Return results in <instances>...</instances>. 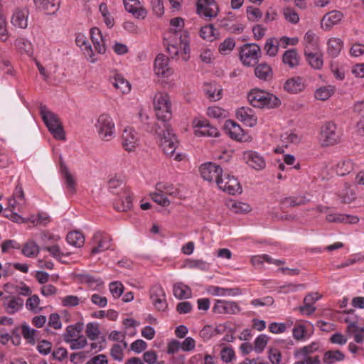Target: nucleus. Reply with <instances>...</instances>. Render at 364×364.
I'll list each match as a JSON object with an SVG mask.
<instances>
[{
  "mask_svg": "<svg viewBox=\"0 0 364 364\" xmlns=\"http://www.w3.org/2000/svg\"><path fill=\"white\" fill-rule=\"evenodd\" d=\"M154 107L157 119L161 122H144V129L155 133L163 152L168 156H173L179 141L168 123L172 117L169 96L166 93L156 95Z\"/></svg>",
  "mask_w": 364,
  "mask_h": 364,
  "instance_id": "1",
  "label": "nucleus"
},
{
  "mask_svg": "<svg viewBox=\"0 0 364 364\" xmlns=\"http://www.w3.org/2000/svg\"><path fill=\"white\" fill-rule=\"evenodd\" d=\"M247 100L251 105L257 108L273 109L281 105V100L276 95L258 88L250 90Z\"/></svg>",
  "mask_w": 364,
  "mask_h": 364,
  "instance_id": "2",
  "label": "nucleus"
},
{
  "mask_svg": "<svg viewBox=\"0 0 364 364\" xmlns=\"http://www.w3.org/2000/svg\"><path fill=\"white\" fill-rule=\"evenodd\" d=\"M40 114L49 132L58 140H65V134L58 116L48 109L46 105L41 104Z\"/></svg>",
  "mask_w": 364,
  "mask_h": 364,
  "instance_id": "3",
  "label": "nucleus"
},
{
  "mask_svg": "<svg viewBox=\"0 0 364 364\" xmlns=\"http://www.w3.org/2000/svg\"><path fill=\"white\" fill-rule=\"evenodd\" d=\"M109 189L112 193L117 196L114 203V208L117 210L127 211L132 208V198L125 183H113Z\"/></svg>",
  "mask_w": 364,
  "mask_h": 364,
  "instance_id": "4",
  "label": "nucleus"
},
{
  "mask_svg": "<svg viewBox=\"0 0 364 364\" xmlns=\"http://www.w3.org/2000/svg\"><path fill=\"white\" fill-rule=\"evenodd\" d=\"M239 56L245 66L256 65L262 56L261 48L257 43H245L240 48Z\"/></svg>",
  "mask_w": 364,
  "mask_h": 364,
  "instance_id": "5",
  "label": "nucleus"
},
{
  "mask_svg": "<svg viewBox=\"0 0 364 364\" xmlns=\"http://www.w3.org/2000/svg\"><path fill=\"white\" fill-rule=\"evenodd\" d=\"M99 137L105 141L111 140L114 137L115 124L112 117L106 113L100 114L95 124Z\"/></svg>",
  "mask_w": 364,
  "mask_h": 364,
  "instance_id": "6",
  "label": "nucleus"
},
{
  "mask_svg": "<svg viewBox=\"0 0 364 364\" xmlns=\"http://www.w3.org/2000/svg\"><path fill=\"white\" fill-rule=\"evenodd\" d=\"M336 130V125L331 122H327L322 126L321 131V141L322 146H332L339 141L340 136Z\"/></svg>",
  "mask_w": 364,
  "mask_h": 364,
  "instance_id": "7",
  "label": "nucleus"
},
{
  "mask_svg": "<svg viewBox=\"0 0 364 364\" xmlns=\"http://www.w3.org/2000/svg\"><path fill=\"white\" fill-rule=\"evenodd\" d=\"M200 171L203 180L208 182H222L223 169L218 165L209 162L203 164Z\"/></svg>",
  "mask_w": 364,
  "mask_h": 364,
  "instance_id": "8",
  "label": "nucleus"
},
{
  "mask_svg": "<svg viewBox=\"0 0 364 364\" xmlns=\"http://www.w3.org/2000/svg\"><path fill=\"white\" fill-rule=\"evenodd\" d=\"M347 316L344 318L345 321L348 323L347 330L348 333L353 336L354 340L356 343H361L363 341V333L364 332V327L358 326V318L357 315L354 314V310L344 311Z\"/></svg>",
  "mask_w": 364,
  "mask_h": 364,
  "instance_id": "9",
  "label": "nucleus"
},
{
  "mask_svg": "<svg viewBox=\"0 0 364 364\" xmlns=\"http://www.w3.org/2000/svg\"><path fill=\"white\" fill-rule=\"evenodd\" d=\"M149 296L156 309L165 311L168 308L166 295L160 284H154L149 290Z\"/></svg>",
  "mask_w": 364,
  "mask_h": 364,
  "instance_id": "10",
  "label": "nucleus"
},
{
  "mask_svg": "<svg viewBox=\"0 0 364 364\" xmlns=\"http://www.w3.org/2000/svg\"><path fill=\"white\" fill-rule=\"evenodd\" d=\"M193 127L195 128V135L197 136H213L217 137L220 132L218 129L210 125L205 119L196 118L193 121Z\"/></svg>",
  "mask_w": 364,
  "mask_h": 364,
  "instance_id": "11",
  "label": "nucleus"
},
{
  "mask_svg": "<svg viewBox=\"0 0 364 364\" xmlns=\"http://www.w3.org/2000/svg\"><path fill=\"white\" fill-rule=\"evenodd\" d=\"M196 12L199 16L212 18L218 16L219 7L215 0H198Z\"/></svg>",
  "mask_w": 364,
  "mask_h": 364,
  "instance_id": "12",
  "label": "nucleus"
},
{
  "mask_svg": "<svg viewBox=\"0 0 364 364\" xmlns=\"http://www.w3.org/2000/svg\"><path fill=\"white\" fill-rule=\"evenodd\" d=\"M241 309L236 301L216 300L213 306V312L217 314H237Z\"/></svg>",
  "mask_w": 364,
  "mask_h": 364,
  "instance_id": "13",
  "label": "nucleus"
},
{
  "mask_svg": "<svg viewBox=\"0 0 364 364\" xmlns=\"http://www.w3.org/2000/svg\"><path fill=\"white\" fill-rule=\"evenodd\" d=\"M304 55L309 64L314 69L320 70L323 67V55L318 48L311 49L309 46H305Z\"/></svg>",
  "mask_w": 364,
  "mask_h": 364,
  "instance_id": "14",
  "label": "nucleus"
},
{
  "mask_svg": "<svg viewBox=\"0 0 364 364\" xmlns=\"http://www.w3.org/2000/svg\"><path fill=\"white\" fill-rule=\"evenodd\" d=\"M126 11L138 19H144L148 14L147 10L141 6L139 0H123Z\"/></svg>",
  "mask_w": 364,
  "mask_h": 364,
  "instance_id": "15",
  "label": "nucleus"
},
{
  "mask_svg": "<svg viewBox=\"0 0 364 364\" xmlns=\"http://www.w3.org/2000/svg\"><path fill=\"white\" fill-rule=\"evenodd\" d=\"M122 146L127 151H132L138 145L139 136L138 134L132 128H125L123 131Z\"/></svg>",
  "mask_w": 364,
  "mask_h": 364,
  "instance_id": "16",
  "label": "nucleus"
},
{
  "mask_svg": "<svg viewBox=\"0 0 364 364\" xmlns=\"http://www.w3.org/2000/svg\"><path fill=\"white\" fill-rule=\"evenodd\" d=\"M23 299L19 296H7L4 298L3 306L9 314H14L23 309Z\"/></svg>",
  "mask_w": 364,
  "mask_h": 364,
  "instance_id": "17",
  "label": "nucleus"
},
{
  "mask_svg": "<svg viewBox=\"0 0 364 364\" xmlns=\"http://www.w3.org/2000/svg\"><path fill=\"white\" fill-rule=\"evenodd\" d=\"M168 58L164 54H159L154 60V71L158 76L168 77L172 70L168 66Z\"/></svg>",
  "mask_w": 364,
  "mask_h": 364,
  "instance_id": "18",
  "label": "nucleus"
},
{
  "mask_svg": "<svg viewBox=\"0 0 364 364\" xmlns=\"http://www.w3.org/2000/svg\"><path fill=\"white\" fill-rule=\"evenodd\" d=\"M33 2L37 10L48 15L55 14L60 4V0H33Z\"/></svg>",
  "mask_w": 364,
  "mask_h": 364,
  "instance_id": "19",
  "label": "nucleus"
},
{
  "mask_svg": "<svg viewBox=\"0 0 364 364\" xmlns=\"http://www.w3.org/2000/svg\"><path fill=\"white\" fill-rule=\"evenodd\" d=\"M94 240L97 243V245L92 249V254H97L109 249L112 240L109 235L102 234L100 232H96L94 235Z\"/></svg>",
  "mask_w": 364,
  "mask_h": 364,
  "instance_id": "20",
  "label": "nucleus"
},
{
  "mask_svg": "<svg viewBox=\"0 0 364 364\" xmlns=\"http://www.w3.org/2000/svg\"><path fill=\"white\" fill-rule=\"evenodd\" d=\"M224 129L227 131L230 137L236 141H245V134L239 124L232 120H226Z\"/></svg>",
  "mask_w": 364,
  "mask_h": 364,
  "instance_id": "21",
  "label": "nucleus"
},
{
  "mask_svg": "<svg viewBox=\"0 0 364 364\" xmlns=\"http://www.w3.org/2000/svg\"><path fill=\"white\" fill-rule=\"evenodd\" d=\"M243 156L246 163L255 169L260 170L264 168L266 166L264 158L256 151H245Z\"/></svg>",
  "mask_w": 364,
  "mask_h": 364,
  "instance_id": "22",
  "label": "nucleus"
},
{
  "mask_svg": "<svg viewBox=\"0 0 364 364\" xmlns=\"http://www.w3.org/2000/svg\"><path fill=\"white\" fill-rule=\"evenodd\" d=\"M236 117L240 121L250 127H254L257 124V117L254 114V111L250 107H242L237 109Z\"/></svg>",
  "mask_w": 364,
  "mask_h": 364,
  "instance_id": "23",
  "label": "nucleus"
},
{
  "mask_svg": "<svg viewBox=\"0 0 364 364\" xmlns=\"http://www.w3.org/2000/svg\"><path fill=\"white\" fill-rule=\"evenodd\" d=\"M90 38L95 50L100 54H104L106 51V47L101 31L97 27L92 28L90 29Z\"/></svg>",
  "mask_w": 364,
  "mask_h": 364,
  "instance_id": "24",
  "label": "nucleus"
},
{
  "mask_svg": "<svg viewBox=\"0 0 364 364\" xmlns=\"http://www.w3.org/2000/svg\"><path fill=\"white\" fill-rule=\"evenodd\" d=\"M255 76L262 81L268 82L273 78L272 67L267 63H257L255 68Z\"/></svg>",
  "mask_w": 364,
  "mask_h": 364,
  "instance_id": "25",
  "label": "nucleus"
},
{
  "mask_svg": "<svg viewBox=\"0 0 364 364\" xmlns=\"http://www.w3.org/2000/svg\"><path fill=\"white\" fill-rule=\"evenodd\" d=\"M343 18V14L338 11H332L326 14L321 19V25L325 29H330L338 23Z\"/></svg>",
  "mask_w": 364,
  "mask_h": 364,
  "instance_id": "26",
  "label": "nucleus"
},
{
  "mask_svg": "<svg viewBox=\"0 0 364 364\" xmlns=\"http://www.w3.org/2000/svg\"><path fill=\"white\" fill-rule=\"evenodd\" d=\"M284 89L289 93L296 94L304 89V84L301 77H294L288 79L284 85Z\"/></svg>",
  "mask_w": 364,
  "mask_h": 364,
  "instance_id": "27",
  "label": "nucleus"
},
{
  "mask_svg": "<svg viewBox=\"0 0 364 364\" xmlns=\"http://www.w3.org/2000/svg\"><path fill=\"white\" fill-rule=\"evenodd\" d=\"M208 292L213 296H236L242 294L240 289L238 287L223 288L217 286L210 287Z\"/></svg>",
  "mask_w": 364,
  "mask_h": 364,
  "instance_id": "28",
  "label": "nucleus"
},
{
  "mask_svg": "<svg viewBox=\"0 0 364 364\" xmlns=\"http://www.w3.org/2000/svg\"><path fill=\"white\" fill-rule=\"evenodd\" d=\"M346 358L345 353L337 349L328 350L326 351L323 356V362L325 364H335L338 362L343 361Z\"/></svg>",
  "mask_w": 364,
  "mask_h": 364,
  "instance_id": "29",
  "label": "nucleus"
},
{
  "mask_svg": "<svg viewBox=\"0 0 364 364\" xmlns=\"http://www.w3.org/2000/svg\"><path fill=\"white\" fill-rule=\"evenodd\" d=\"M110 83L122 93H127L130 91L131 86L127 80H126L122 75L119 74H114L110 77Z\"/></svg>",
  "mask_w": 364,
  "mask_h": 364,
  "instance_id": "30",
  "label": "nucleus"
},
{
  "mask_svg": "<svg viewBox=\"0 0 364 364\" xmlns=\"http://www.w3.org/2000/svg\"><path fill=\"white\" fill-rule=\"evenodd\" d=\"M299 60V55L295 48L286 50L282 55V62L291 68L298 66Z\"/></svg>",
  "mask_w": 364,
  "mask_h": 364,
  "instance_id": "31",
  "label": "nucleus"
},
{
  "mask_svg": "<svg viewBox=\"0 0 364 364\" xmlns=\"http://www.w3.org/2000/svg\"><path fill=\"white\" fill-rule=\"evenodd\" d=\"M27 10H16L11 18V23L16 27L26 28L28 26Z\"/></svg>",
  "mask_w": 364,
  "mask_h": 364,
  "instance_id": "32",
  "label": "nucleus"
},
{
  "mask_svg": "<svg viewBox=\"0 0 364 364\" xmlns=\"http://www.w3.org/2000/svg\"><path fill=\"white\" fill-rule=\"evenodd\" d=\"M326 220L330 223L355 224L359 219L356 216L334 213L327 215Z\"/></svg>",
  "mask_w": 364,
  "mask_h": 364,
  "instance_id": "33",
  "label": "nucleus"
},
{
  "mask_svg": "<svg viewBox=\"0 0 364 364\" xmlns=\"http://www.w3.org/2000/svg\"><path fill=\"white\" fill-rule=\"evenodd\" d=\"M204 92L208 99L215 102L222 97V88L216 84L205 83L204 85Z\"/></svg>",
  "mask_w": 364,
  "mask_h": 364,
  "instance_id": "34",
  "label": "nucleus"
},
{
  "mask_svg": "<svg viewBox=\"0 0 364 364\" xmlns=\"http://www.w3.org/2000/svg\"><path fill=\"white\" fill-rule=\"evenodd\" d=\"M173 292L174 296L178 299H189L192 296L191 289L181 282L173 285Z\"/></svg>",
  "mask_w": 364,
  "mask_h": 364,
  "instance_id": "35",
  "label": "nucleus"
},
{
  "mask_svg": "<svg viewBox=\"0 0 364 364\" xmlns=\"http://www.w3.org/2000/svg\"><path fill=\"white\" fill-rule=\"evenodd\" d=\"M327 46L328 55L331 58H336L341 53L343 46V42L340 38H331L328 41Z\"/></svg>",
  "mask_w": 364,
  "mask_h": 364,
  "instance_id": "36",
  "label": "nucleus"
},
{
  "mask_svg": "<svg viewBox=\"0 0 364 364\" xmlns=\"http://www.w3.org/2000/svg\"><path fill=\"white\" fill-rule=\"evenodd\" d=\"M40 248L33 240H28L22 247L21 253L30 258L36 257L39 253Z\"/></svg>",
  "mask_w": 364,
  "mask_h": 364,
  "instance_id": "37",
  "label": "nucleus"
},
{
  "mask_svg": "<svg viewBox=\"0 0 364 364\" xmlns=\"http://www.w3.org/2000/svg\"><path fill=\"white\" fill-rule=\"evenodd\" d=\"M17 49L21 53H26L29 56L33 54V48L30 41L24 38H18L15 41Z\"/></svg>",
  "mask_w": 364,
  "mask_h": 364,
  "instance_id": "38",
  "label": "nucleus"
},
{
  "mask_svg": "<svg viewBox=\"0 0 364 364\" xmlns=\"http://www.w3.org/2000/svg\"><path fill=\"white\" fill-rule=\"evenodd\" d=\"M66 240L70 245L75 247H80L85 243L84 235L79 231L70 232L67 235Z\"/></svg>",
  "mask_w": 364,
  "mask_h": 364,
  "instance_id": "39",
  "label": "nucleus"
},
{
  "mask_svg": "<svg viewBox=\"0 0 364 364\" xmlns=\"http://www.w3.org/2000/svg\"><path fill=\"white\" fill-rule=\"evenodd\" d=\"M279 44V40L276 38H268L264 46L266 54L271 57L275 56L278 53Z\"/></svg>",
  "mask_w": 364,
  "mask_h": 364,
  "instance_id": "40",
  "label": "nucleus"
},
{
  "mask_svg": "<svg viewBox=\"0 0 364 364\" xmlns=\"http://www.w3.org/2000/svg\"><path fill=\"white\" fill-rule=\"evenodd\" d=\"M216 186L219 189L227 192L230 195L240 194L242 191L240 183H216Z\"/></svg>",
  "mask_w": 364,
  "mask_h": 364,
  "instance_id": "41",
  "label": "nucleus"
},
{
  "mask_svg": "<svg viewBox=\"0 0 364 364\" xmlns=\"http://www.w3.org/2000/svg\"><path fill=\"white\" fill-rule=\"evenodd\" d=\"M301 139V136L297 134L290 132H285L281 135V140L284 146L287 147L289 144H298Z\"/></svg>",
  "mask_w": 364,
  "mask_h": 364,
  "instance_id": "42",
  "label": "nucleus"
},
{
  "mask_svg": "<svg viewBox=\"0 0 364 364\" xmlns=\"http://www.w3.org/2000/svg\"><path fill=\"white\" fill-rule=\"evenodd\" d=\"M269 341V337L265 334L258 336L254 342V350L257 353H261L265 348Z\"/></svg>",
  "mask_w": 364,
  "mask_h": 364,
  "instance_id": "43",
  "label": "nucleus"
},
{
  "mask_svg": "<svg viewBox=\"0 0 364 364\" xmlns=\"http://www.w3.org/2000/svg\"><path fill=\"white\" fill-rule=\"evenodd\" d=\"M215 31L213 24L205 26L200 30V36L204 40L213 41L215 38Z\"/></svg>",
  "mask_w": 364,
  "mask_h": 364,
  "instance_id": "44",
  "label": "nucleus"
},
{
  "mask_svg": "<svg viewBox=\"0 0 364 364\" xmlns=\"http://www.w3.org/2000/svg\"><path fill=\"white\" fill-rule=\"evenodd\" d=\"M85 333L89 339L92 341L96 340L100 334L98 324L97 323H88L86 326Z\"/></svg>",
  "mask_w": 364,
  "mask_h": 364,
  "instance_id": "45",
  "label": "nucleus"
},
{
  "mask_svg": "<svg viewBox=\"0 0 364 364\" xmlns=\"http://www.w3.org/2000/svg\"><path fill=\"white\" fill-rule=\"evenodd\" d=\"M353 169V164L350 160L343 161L338 164L336 173L339 176H345Z\"/></svg>",
  "mask_w": 364,
  "mask_h": 364,
  "instance_id": "46",
  "label": "nucleus"
},
{
  "mask_svg": "<svg viewBox=\"0 0 364 364\" xmlns=\"http://www.w3.org/2000/svg\"><path fill=\"white\" fill-rule=\"evenodd\" d=\"M333 93V89L331 87H322L316 90L315 97L319 100H326Z\"/></svg>",
  "mask_w": 364,
  "mask_h": 364,
  "instance_id": "47",
  "label": "nucleus"
},
{
  "mask_svg": "<svg viewBox=\"0 0 364 364\" xmlns=\"http://www.w3.org/2000/svg\"><path fill=\"white\" fill-rule=\"evenodd\" d=\"M230 210L235 213H247L251 211L252 208L247 203L242 202H234L230 205Z\"/></svg>",
  "mask_w": 364,
  "mask_h": 364,
  "instance_id": "48",
  "label": "nucleus"
},
{
  "mask_svg": "<svg viewBox=\"0 0 364 364\" xmlns=\"http://www.w3.org/2000/svg\"><path fill=\"white\" fill-rule=\"evenodd\" d=\"M36 332L37 331L36 329L31 328L27 324H23L21 326L22 336L31 344H34L35 343V335Z\"/></svg>",
  "mask_w": 364,
  "mask_h": 364,
  "instance_id": "49",
  "label": "nucleus"
},
{
  "mask_svg": "<svg viewBox=\"0 0 364 364\" xmlns=\"http://www.w3.org/2000/svg\"><path fill=\"white\" fill-rule=\"evenodd\" d=\"M339 197L344 203H350L356 198L355 193L350 187H346L340 193Z\"/></svg>",
  "mask_w": 364,
  "mask_h": 364,
  "instance_id": "50",
  "label": "nucleus"
},
{
  "mask_svg": "<svg viewBox=\"0 0 364 364\" xmlns=\"http://www.w3.org/2000/svg\"><path fill=\"white\" fill-rule=\"evenodd\" d=\"M235 46L234 38H228L219 46L218 50L221 54L226 55L231 51Z\"/></svg>",
  "mask_w": 364,
  "mask_h": 364,
  "instance_id": "51",
  "label": "nucleus"
},
{
  "mask_svg": "<svg viewBox=\"0 0 364 364\" xmlns=\"http://www.w3.org/2000/svg\"><path fill=\"white\" fill-rule=\"evenodd\" d=\"M283 14L285 20L293 24L297 23L299 21L298 14L292 8H284L283 9Z\"/></svg>",
  "mask_w": 364,
  "mask_h": 364,
  "instance_id": "52",
  "label": "nucleus"
},
{
  "mask_svg": "<svg viewBox=\"0 0 364 364\" xmlns=\"http://www.w3.org/2000/svg\"><path fill=\"white\" fill-rule=\"evenodd\" d=\"M187 265L189 268L198 269L202 271H207L210 267V264L202 259H191L188 262Z\"/></svg>",
  "mask_w": 364,
  "mask_h": 364,
  "instance_id": "53",
  "label": "nucleus"
},
{
  "mask_svg": "<svg viewBox=\"0 0 364 364\" xmlns=\"http://www.w3.org/2000/svg\"><path fill=\"white\" fill-rule=\"evenodd\" d=\"M109 289L113 297L118 299L123 293L124 287L119 282H113L109 284Z\"/></svg>",
  "mask_w": 364,
  "mask_h": 364,
  "instance_id": "54",
  "label": "nucleus"
},
{
  "mask_svg": "<svg viewBox=\"0 0 364 364\" xmlns=\"http://www.w3.org/2000/svg\"><path fill=\"white\" fill-rule=\"evenodd\" d=\"M61 303L65 307H75L80 303V299L75 295H68L61 299Z\"/></svg>",
  "mask_w": 364,
  "mask_h": 364,
  "instance_id": "55",
  "label": "nucleus"
},
{
  "mask_svg": "<svg viewBox=\"0 0 364 364\" xmlns=\"http://www.w3.org/2000/svg\"><path fill=\"white\" fill-rule=\"evenodd\" d=\"M40 304V299L37 295H33L29 297L26 301V307L30 311L37 313L41 309H38V305Z\"/></svg>",
  "mask_w": 364,
  "mask_h": 364,
  "instance_id": "56",
  "label": "nucleus"
},
{
  "mask_svg": "<svg viewBox=\"0 0 364 364\" xmlns=\"http://www.w3.org/2000/svg\"><path fill=\"white\" fill-rule=\"evenodd\" d=\"M43 250L48 252L53 257L58 260H60L61 257L64 256V253L61 251L60 247L56 244H54L51 246H45L43 247Z\"/></svg>",
  "mask_w": 364,
  "mask_h": 364,
  "instance_id": "57",
  "label": "nucleus"
},
{
  "mask_svg": "<svg viewBox=\"0 0 364 364\" xmlns=\"http://www.w3.org/2000/svg\"><path fill=\"white\" fill-rule=\"evenodd\" d=\"M69 343L72 350H78L83 348L87 344V342L86 338L81 335L74 338Z\"/></svg>",
  "mask_w": 364,
  "mask_h": 364,
  "instance_id": "58",
  "label": "nucleus"
},
{
  "mask_svg": "<svg viewBox=\"0 0 364 364\" xmlns=\"http://www.w3.org/2000/svg\"><path fill=\"white\" fill-rule=\"evenodd\" d=\"M290 206H297L306 204L310 200L306 196L289 197L285 199Z\"/></svg>",
  "mask_w": 364,
  "mask_h": 364,
  "instance_id": "59",
  "label": "nucleus"
},
{
  "mask_svg": "<svg viewBox=\"0 0 364 364\" xmlns=\"http://www.w3.org/2000/svg\"><path fill=\"white\" fill-rule=\"evenodd\" d=\"M221 359L225 363H230L235 357V352L231 347H225L220 352Z\"/></svg>",
  "mask_w": 364,
  "mask_h": 364,
  "instance_id": "60",
  "label": "nucleus"
},
{
  "mask_svg": "<svg viewBox=\"0 0 364 364\" xmlns=\"http://www.w3.org/2000/svg\"><path fill=\"white\" fill-rule=\"evenodd\" d=\"M274 303L272 296H265L261 299H255L251 301V304L255 307L271 306Z\"/></svg>",
  "mask_w": 364,
  "mask_h": 364,
  "instance_id": "61",
  "label": "nucleus"
},
{
  "mask_svg": "<svg viewBox=\"0 0 364 364\" xmlns=\"http://www.w3.org/2000/svg\"><path fill=\"white\" fill-rule=\"evenodd\" d=\"M78 333L75 331V328H73V325H69L65 330V333L63 334L64 341L69 343L74 338H77L78 336Z\"/></svg>",
  "mask_w": 364,
  "mask_h": 364,
  "instance_id": "62",
  "label": "nucleus"
},
{
  "mask_svg": "<svg viewBox=\"0 0 364 364\" xmlns=\"http://www.w3.org/2000/svg\"><path fill=\"white\" fill-rule=\"evenodd\" d=\"M151 6L154 14L158 17L164 13V3L162 0H151Z\"/></svg>",
  "mask_w": 364,
  "mask_h": 364,
  "instance_id": "63",
  "label": "nucleus"
},
{
  "mask_svg": "<svg viewBox=\"0 0 364 364\" xmlns=\"http://www.w3.org/2000/svg\"><path fill=\"white\" fill-rule=\"evenodd\" d=\"M52 343L46 340L41 341L37 346L38 351L43 355H48L50 353Z\"/></svg>",
  "mask_w": 364,
  "mask_h": 364,
  "instance_id": "64",
  "label": "nucleus"
}]
</instances>
